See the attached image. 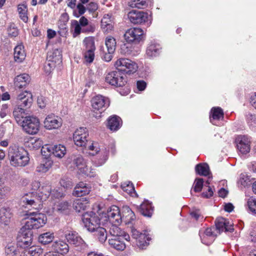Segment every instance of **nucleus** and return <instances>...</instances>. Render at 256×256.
I'll return each mask as SVG.
<instances>
[{
	"label": "nucleus",
	"mask_w": 256,
	"mask_h": 256,
	"mask_svg": "<svg viewBox=\"0 0 256 256\" xmlns=\"http://www.w3.org/2000/svg\"><path fill=\"white\" fill-rule=\"evenodd\" d=\"M96 236L98 238L100 242L104 243L107 239L108 234L106 229L101 226L98 228L95 231Z\"/></svg>",
	"instance_id": "obj_48"
},
{
	"label": "nucleus",
	"mask_w": 256,
	"mask_h": 256,
	"mask_svg": "<svg viewBox=\"0 0 256 256\" xmlns=\"http://www.w3.org/2000/svg\"><path fill=\"white\" fill-rule=\"evenodd\" d=\"M104 219H107L106 224L109 222L111 224H120L122 222V216L120 208L116 206H111L106 213L102 214Z\"/></svg>",
	"instance_id": "obj_11"
},
{
	"label": "nucleus",
	"mask_w": 256,
	"mask_h": 256,
	"mask_svg": "<svg viewBox=\"0 0 256 256\" xmlns=\"http://www.w3.org/2000/svg\"><path fill=\"white\" fill-rule=\"evenodd\" d=\"M53 146L50 144H46L42 146L41 152L42 154L47 156L52 154Z\"/></svg>",
	"instance_id": "obj_56"
},
{
	"label": "nucleus",
	"mask_w": 256,
	"mask_h": 256,
	"mask_svg": "<svg viewBox=\"0 0 256 256\" xmlns=\"http://www.w3.org/2000/svg\"><path fill=\"white\" fill-rule=\"evenodd\" d=\"M73 164L80 174H84L90 177L95 176V172L93 171L92 169L88 168L86 161L82 156H76L73 160Z\"/></svg>",
	"instance_id": "obj_13"
},
{
	"label": "nucleus",
	"mask_w": 256,
	"mask_h": 256,
	"mask_svg": "<svg viewBox=\"0 0 256 256\" xmlns=\"http://www.w3.org/2000/svg\"><path fill=\"white\" fill-rule=\"evenodd\" d=\"M214 228H207L206 229L202 228L199 232L200 236H202L204 238V236H207L208 238L209 242H213L214 240L216 234L213 232Z\"/></svg>",
	"instance_id": "obj_46"
},
{
	"label": "nucleus",
	"mask_w": 256,
	"mask_h": 256,
	"mask_svg": "<svg viewBox=\"0 0 256 256\" xmlns=\"http://www.w3.org/2000/svg\"><path fill=\"white\" fill-rule=\"evenodd\" d=\"M74 144L78 146L86 147L90 142L88 131L86 128H77L73 134Z\"/></svg>",
	"instance_id": "obj_12"
},
{
	"label": "nucleus",
	"mask_w": 256,
	"mask_h": 256,
	"mask_svg": "<svg viewBox=\"0 0 256 256\" xmlns=\"http://www.w3.org/2000/svg\"><path fill=\"white\" fill-rule=\"evenodd\" d=\"M66 238L68 242L76 246H80L84 248L86 247V244L84 240L74 231H69L66 234Z\"/></svg>",
	"instance_id": "obj_19"
},
{
	"label": "nucleus",
	"mask_w": 256,
	"mask_h": 256,
	"mask_svg": "<svg viewBox=\"0 0 256 256\" xmlns=\"http://www.w3.org/2000/svg\"><path fill=\"white\" fill-rule=\"evenodd\" d=\"M150 240V238L146 233H142L136 240V242L138 247L143 248L148 244Z\"/></svg>",
	"instance_id": "obj_49"
},
{
	"label": "nucleus",
	"mask_w": 256,
	"mask_h": 256,
	"mask_svg": "<svg viewBox=\"0 0 256 256\" xmlns=\"http://www.w3.org/2000/svg\"><path fill=\"white\" fill-rule=\"evenodd\" d=\"M20 124L23 130L30 134H36L40 130V120L34 116H25Z\"/></svg>",
	"instance_id": "obj_8"
},
{
	"label": "nucleus",
	"mask_w": 256,
	"mask_h": 256,
	"mask_svg": "<svg viewBox=\"0 0 256 256\" xmlns=\"http://www.w3.org/2000/svg\"><path fill=\"white\" fill-rule=\"evenodd\" d=\"M140 211L143 216L150 217L153 212V207L152 204L149 201L145 200L140 205Z\"/></svg>",
	"instance_id": "obj_38"
},
{
	"label": "nucleus",
	"mask_w": 256,
	"mask_h": 256,
	"mask_svg": "<svg viewBox=\"0 0 256 256\" xmlns=\"http://www.w3.org/2000/svg\"><path fill=\"white\" fill-rule=\"evenodd\" d=\"M11 214L8 208H2L0 210V225L8 226L10 222Z\"/></svg>",
	"instance_id": "obj_37"
},
{
	"label": "nucleus",
	"mask_w": 256,
	"mask_h": 256,
	"mask_svg": "<svg viewBox=\"0 0 256 256\" xmlns=\"http://www.w3.org/2000/svg\"><path fill=\"white\" fill-rule=\"evenodd\" d=\"M32 235L30 232L20 235L18 239L17 245L18 247L25 249L32 244Z\"/></svg>",
	"instance_id": "obj_21"
},
{
	"label": "nucleus",
	"mask_w": 256,
	"mask_h": 256,
	"mask_svg": "<svg viewBox=\"0 0 256 256\" xmlns=\"http://www.w3.org/2000/svg\"><path fill=\"white\" fill-rule=\"evenodd\" d=\"M122 190L128 194L132 196H137V194L134 190V188L130 182H124L122 184Z\"/></svg>",
	"instance_id": "obj_51"
},
{
	"label": "nucleus",
	"mask_w": 256,
	"mask_h": 256,
	"mask_svg": "<svg viewBox=\"0 0 256 256\" xmlns=\"http://www.w3.org/2000/svg\"><path fill=\"white\" fill-rule=\"evenodd\" d=\"M129 20L134 24H144L149 26L152 22L151 15L148 13L137 10H132L127 14Z\"/></svg>",
	"instance_id": "obj_5"
},
{
	"label": "nucleus",
	"mask_w": 256,
	"mask_h": 256,
	"mask_svg": "<svg viewBox=\"0 0 256 256\" xmlns=\"http://www.w3.org/2000/svg\"><path fill=\"white\" fill-rule=\"evenodd\" d=\"M32 102V94L28 91L20 94L16 98V104L26 109L31 106Z\"/></svg>",
	"instance_id": "obj_18"
},
{
	"label": "nucleus",
	"mask_w": 256,
	"mask_h": 256,
	"mask_svg": "<svg viewBox=\"0 0 256 256\" xmlns=\"http://www.w3.org/2000/svg\"><path fill=\"white\" fill-rule=\"evenodd\" d=\"M66 148L64 145H54L53 146L52 154L55 157L61 158L66 154Z\"/></svg>",
	"instance_id": "obj_45"
},
{
	"label": "nucleus",
	"mask_w": 256,
	"mask_h": 256,
	"mask_svg": "<svg viewBox=\"0 0 256 256\" xmlns=\"http://www.w3.org/2000/svg\"><path fill=\"white\" fill-rule=\"evenodd\" d=\"M106 81L112 86L120 87L126 84V78L124 74L117 70L108 73L106 76Z\"/></svg>",
	"instance_id": "obj_10"
},
{
	"label": "nucleus",
	"mask_w": 256,
	"mask_h": 256,
	"mask_svg": "<svg viewBox=\"0 0 256 256\" xmlns=\"http://www.w3.org/2000/svg\"><path fill=\"white\" fill-rule=\"evenodd\" d=\"M247 205L250 210L256 214V198H250L247 201Z\"/></svg>",
	"instance_id": "obj_59"
},
{
	"label": "nucleus",
	"mask_w": 256,
	"mask_h": 256,
	"mask_svg": "<svg viewBox=\"0 0 256 256\" xmlns=\"http://www.w3.org/2000/svg\"><path fill=\"white\" fill-rule=\"evenodd\" d=\"M144 30L139 28H132L128 30L124 34L125 40L128 42H140L144 39Z\"/></svg>",
	"instance_id": "obj_16"
},
{
	"label": "nucleus",
	"mask_w": 256,
	"mask_h": 256,
	"mask_svg": "<svg viewBox=\"0 0 256 256\" xmlns=\"http://www.w3.org/2000/svg\"><path fill=\"white\" fill-rule=\"evenodd\" d=\"M10 188L4 185V180L0 178V199L4 198L10 192Z\"/></svg>",
	"instance_id": "obj_53"
},
{
	"label": "nucleus",
	"mask_w": 256,
	"mask_h": 256,
	"mask_svg": "<svg viewBox=\"0 0 256 256\" xmlns=\"http://www.w3.org/2000/svg\"><path fill=\"white\" fill-rule=\"evenodd\" d=\"M101 28L105 32H108L113 28L111 20V15L105 14L101 20Z\"/></svg>",
	"instance_id": "obj_41"
},
{
	"label": "nucleus",
	"mask_w": 256,
	"mask_h": 256,
	"mask_svg": "<svg viewBox=\"0 0 256 256\" xmlns=\"http://www.w3.org/2000/svg\"><path fill=\"white\" fill-rule=\"evenodd\" d=\"M114 66L120 72L129 75L135 73L138 69V65L135 62L126 58L117 60L114 63Z\"/></svg>",
	"instance_id": "obj_6"
},
{
	"label": "nucleus",
	"mask_w": 256,
	"mask_h": 256,
	"mask_svg": "<svg viewBox=\"0 0 256 256\" xmlns=\"http://www.w3.org/2000/svg\"><path fill=\"white\" fill-rule=\"evenodd\" d=\"M51 248L58 254L64 255L68 252L69 246L68 244L64 241L62 240H56L54 242Z\"/></svg>",
	"instance_id": "obj_24"
},
{
	"label": "nucleus",
	"mask_w": 256,
	"mask_h": 256,
	"mask_svg": "<svg viewBox=\"0 0 256 256\" xmlns=\"http://www.w3.org/2000/svg\"><path fill=\"white\" fill-rule=\"evenodd\" d=\"M90 191V187L83 182L78 184L74 188L72 194L75 196L80 197L88 194Z\"/></svg>",
	"instance_id": "obj_25"
},
{
	"label": "nucleus",
	"mask_w": 256,
	"mask_h": 256,
	"mask_svg": "<svg viewBox=\"0 0 256 256\" xmlns=\"http://www.w3.org/2000/svg\"><path fill=\"white\" fill-rule=\"evenodd\" d=\"M32 256H40L43 252V250L40 246H32L29 248Z\"/></svg>",
	"instance_id": "obj_58"
},
{
	"label": "nucleus",
	"mask_w": 256,
	"mask_h": 256,
	"mask_svg": "<svg viewBox=\"0 0 256 256\" xmlns=\"http://www.w3.org/2000/svg\"><path fill=\"white\" fill-rule=\"evenodd\" d=\"M122 222H124L126 224L132 223L136 218L134 214L128 206H125L122 208Z\"/></svg>",
	"instance_id": "obj_27"
},
{
	"label": "nucleus",
	"mask_w": 256,
	"mask_h": 256,
	"mask_svg": "<svg viewBox=\"0 0 256 256\" xmlns=\"http://www.w3.org/2000/svg\"><path fill=\"white\" fill-rule=\"evenodd\" d=\"M43 124L44 127L47 130H58L62 127V120L60 118L52 114L46 116Z\"/></svg>",
	"instance_id": "obj_14"
},
{
	"label": "nucleus",
	"mask_w": 256,
	"mask_h": 256,
	"mask_svg": "<svg viewBox=\"0 0 256 256\" xmlns=\"http://www.w3.org/2000/svg\"><path fill=\"white\" fill-rule=\"evenodd\" d=\"M224 112L220 107H214L212 108L210 116V122L214 125H218L216 121L222 119Z\"/></svg>",
	"instance_id": "obj_29"
},
{
	"label": "nucleus",
	"mask_w": 256,
	"mask_h": 256,
	"mask_svg": "<svg viewBox=\"0 0 256 256\" xmlns=\"http://www.w3.org/2000/svg\"><path fill=\"white\" fill-rule=\"evenodd\" d=\"M82 30L78 21L76 20L72 21L71 30L72 32L73 37L76 38L82 32Z\"/></svg>",
	"instance_id": "obj_52"
},
{
	"label": "nucleus",
	"mask_w": 256,
	"mask_h": 256,
	"mask_svg": "<svg viewBox=\"0 0 256 256\" xmlns=\"http://www.w3.org/2000/svg\"><path fill=\"white\" fill-rule=\"evenodd\" d=\"M98 155V157L94 161V164L96 166H100L104 164L108 160L109 149H103Z\"/></svg>",
	"instance_id": "obj_35"
},
{
	"label": "nucleus",
	"mask_w": 256,
	"mask_h": 256,
	"mask_svg": "<svg viewBox=\"0 0 256 256\" xmlns=\"http://www.w3.org/2000/svg\"><path fill=\"white\" fill-rule=\"evenodd\" d=\"M56 63L46 59V62L44 66V70L46 74H50L56 67Z\"/></svg>",
	"instance_id": "obj_55"
},
{
	"label": "nucleus",
	"mask_w": 256,
	"mask_h": 256,
	"mask_svg": "<svg viewBox=\"0 0 256 256\" xmlns=\"http://www.w3.org/2000/svg\"><path fill=\"white\" fill-rule=\"evenodd\" d=\"M38 196L36 194L35 191L32 190V192L26 194L22 198V202L26 208L31 206L36 210L41 209L42 204L40 202Z\"/></svg>",
	"instance_id": "obj_15"
},
{
	"label": "nucleus",
	"mask_w": 256,
	"mask_h": 256,
	"mask_svg": "<svg viewBox=\"0 0 256 256\" xmlns=\"http://www.w3.org/2000/svg\"><path fill=\"white\" fill-rule=\"evenodd\" d=\"M53 162L50 158H44L40 164L36 167V171L39 172H46L52 167Z\"/></svg>",
	"instance_id": "obj_39"
},
{
	"label": "nucleus",
	"mask_w": 256,
	"mask_h": 256,
	"mask_svg": "<svg viewBox=\"0 0 256 256\" xmlns=\"http://www.w3.org/2000/svg\"><path fill=\"white\" fill-rule=\"evenodd\" d=\"M204 185V180L202 178H198L195 180L194 184V190L195 192L201 191Z\"/></svg>",
	"instance_id": "obj_60"
},
{
	"label": "nucleus",
	"mask_w": 256,
	"mask_h": 256,
	"mask_svg": "<svg viewBox=\"0 0 256 256\" xmlns=\"http://www.w3.org/2000/svg\"><path fill=\"white\" fill-rule=\"evenodd\" d=\"M249 180L248 177L245 174H241L240 177L238 182L243 186H246L248 184Z\"/></svg>",
	"instance_id": "obj_62"
},
{
	"label": "nucleus",
	"mask_w": 256,
	"mask_h": 256,
	"mask_svg": "<svg viewBox=\"0 0 256 256\" xmlns=\"http://www.w3.org/2000/svg\"><path fill=\"white\" fill-rule=\"evenodd\" d=\"M82 220L87 230L93 232L100 226H104L107 219H104L102 214L98 216L93 212H90L82 215Z\"/></svg>",
	"instance_id": "obj_3"
},
{
	"label": "nucleus",
	"mask_w": 256,
	"mask_h": 256,
	"mask_svg": "<svg viewBox=\"0 0 256 256\" xmlns=\"http://www.w3.org/2000/svg\"><path fill=\"white\" fill-rule=\"evenodd\" d=\"M26 109L18 105H16L13 111V116L16 120V122L18 124H21L23 118H24L26 115Z\"/></svg>",
	"instance_id": "obj_36"
},
{
	"label": "nucleus",
	"mask_w": 256,
	"mask_h": 256,
	"mask_svg": "<svg viewBox=\"0 0 256 256\" xmlns=\"http://www.w3.org/2000/svg\"><path fill=\"white\" fill-rule=\"evenodd\" d=\"M92 106L94 116L96 118H99L101 116L102 113L110 105L108 98L102 95H97L93 97L91 100Z\"/></svg>",
	"instance_id": "obj_7"
},
{
	"label": "nucleus",
	"mask_w": 256,
	"mask_h": 256,
	"mask_svg": "<svg viewBox=\"0 0 256 256\" xmlns=\"http://www.w3.org/2000/svg\"><path fill=\"white\" fill-rule=\"evenodd\" d=\"M18 12L21 20L26 23L28 22V7L26 3L20 4L18 6Z\"/></svg>",
	"instance_id": "obj_44"
},
{
	"label": "nucleus",
	"mask_w": 256,
	"mask_h": 256,
	"mask_svg": "<svg viewBox=\"0 0 256 256\" xmlns=\"http://www.w3.org/2000/svg\"><path fill=\"white\" fill-rule=\"evenodd\" d=\"M105 44L108 52L114 53V52L116 47V42L114 38L111 36H108L106 38Z\"/></svg>",
	"instance_id": "obj_50"
},
{
	"label": "nucleus",
	"mask_w": 256,
	"mask_h": 256,
	"mask_svg": "<svg viewBox=\"0 0 256 256\" xmlns=\"http://www.w3.org/2000/svg\"><path fill=\"white\" fill-rule=\"evenodd\" d=\"M18 246L14 242H10L6 244L4 248L6 256H20Z\"/></svg>",
	"instance_id": "obj_32"
},
{
	"label": "nucleus",
	"mask_w": 256,
	"mask_h": 256,
	"mask_svg": "<svg viewBox=\"0 0 256 256\" xmlns=\"http://www.w3.org/2000/svg\"><path fill=\"white\" fill-rule=\"evenodd\" d=\"M85 49L83 56L84 62L88 64L92 63L94 58V51L96 46L94 37L88 36L83 41Z\"/></svg>",
	"instance_id": "obj_9"
},
{
	"label": "nucleus",
	"mask_w": 256,
	"mask_h": 256,
	"mask_svg": "<svg viewBox=\"0 0 256 256\" xmlns=\"http://www.w3.org/2000/svg\"><path fill=\"white\" fill-rule=\"evenodd\" d=\"M26 53L24 49V46L20 44L16 46L14 50V58L16 62L20 63L26 58Z\"/></svg>",
	"instance_id": "obj_34"
},
{
	"label": "nucleus",
	"mask_w": 256,
	"mask_h": 256,
	"mask_svg": "<svg viewBox=\"0 0 256 256\" xmlns=\"http://www.w3.org/2000/svg\"><path fill=\"white\" fill-rule=\"evenodd\" d=\"M112 226L110 229V233L112 236L111 238H125L126 241H129L130 237L124 230L118 226V224H112Z\"/></svg>",
	"instance_id": "obj_23"
},
{
	"label": "nucleus",
	"mask_w": 256,
	"mask_h": 256,
	"mask_svg": "<svg viewBox=\"0 0 256 256\" xmlns=\"http://www.w3.org/2000/svg\"><path fill=\"white\" fill-rule=\"evenodd\" d=\"M48 102L46 98L42 96L38 97V104L41 108H45Z\"/></svg>",
	"instance_id": "obj_63"
},
{
	"label": "nucleus",
	"mask_w": 256,
	"mask_h": 256,
	"mask_svg": "<svg viewBox=\"0 0 256 256\" xmlns=\"http://www.w3.org/2000/svg\"><path fill=\"white\" fill-rule=\"evenodd\" d=\"M30 186L32 190L35 191V193L38 196V200H40V202L42 204V202L48 199L50 194L52 196L58 198L64 196L62 192L58 190H54L52 192L51 186L46 182L40 184L38 180H34L31 183Z\"/></svg>",
	"instance_id": "obj_1"
},
{
	"label": "nucleus",
	"mask_w": 256,
	"mask_h": 256,
	"mask_svg": "<svg viewBox=\"0 0 256 256\" xmlns=\"http://www.w3.org/2000/svg\"><path fill=\"white\" fill-rule=\"evenodd\" d=\"M54 238V232H48L40 234L38 238V242L42 244H47L52 242Z\"/></svg>",
	"instance_id": "obj_43"
},
{
	"label": "nucleus",
	"mask_w": 256,
	"mask_h": 256,
	"mask_svg": "<svg viewBox=\"0 0 256 256\" xmlns=\"http://www.w3.org/2000/svg\"><path fill=\"white\" fill-rule=\"evenodd\" d=\"M246 120L250 126L254 127L256 125V115L248 114L246 116Z\"/></svg>",
	"instance_id": "obj_61"
},
{
	"label": "nucleus",
	"mask_w": 256,
	"mask_h": 256,
	"mask_svg": "<svg viewBox=\"0 0 256 256\" xmlns=\"http://www.w3.org/2000/svg\"><path fill=\"white\" fill-rule=\"evenodd\" d=\"M60 186L65 188H70L72 187V182L70 178L64 177L60 182Z\"/></svg>",
	"instance_id": "obj_57"
},
{
	"label": "nucleus",
	"mask_w": 256,
	"mask_h": 256,
	"mask_svg": "<svg viewBox=\"0 0 256 256\" xmlns=\"http://www.w3.org/2000/svg\"><path fill=\"white\" fill-rule=\"evenodd\" d=\"M216 227L220 234L222 232H232L234 229L228 220L224 218H218L215 222Z\"/></svg>",
	"instance_id": "obj_22"
},
{
	"label": "nucleus",
	"mask_w": 256,
	"mask_h": 256,
	"mask_svg": "<svg viewBox=\"0 0 256 256\" xmlns=\"http://www.w3.org/2000/svg\"><path fill=\"white\" fill-rule=\"evenodd\" d=\"M196 172L201 176H207L210 174V168L206 163L199 164L196 166Z\"/></svg>",
	"instance_id": "obj_47"
},
{
	"label": "nucleus",
	"mask_w": 256,
	"mask_h": 256,
	"mask_svg": "<svg viewBox=\"0 0 256 256\" xmlns=\"http://www.w3.org/2000/svg\"><path fill=\"white\" fill-rule=\"evenodd\" d=\"M8 111V104H3L0 110V116L2 118H4Z\"/></svg>",
	"instance_id": "obj_64"
},
{
	"label": "nucleus",
	"mask_w": 256,
	"mask_h": 256,
	"mask_svg": "<svg viewBox=\"0 0 256 256\" xmlns=\"http://www.w3.org/2000/svg\"><path fill=\"white\" fill-rule=\"evenodd\" d=\"M146 5L145 0H132L128 2V6L132 8H143Z\"/></svg>",
	"instance_id": "obj_54"
},
{
	"label": "nucleus",
	"mask_w": 256,
	"mask_h": 256,
	"mask_svg": "<svg viewBox=\"0 0 256 256\" xmlns=\"http://www.w3.org/2000/svg\"><path fill=\"white\" fill-rule=\"evenodd\" d=\"M125 238H109L108 244L112 248L122 251L126 248V244L124 242Z\"/></svg>",
	"instance_id": "obj_31"
},
{
	"label": "nucleus",
	"mask_w": 256,
	"mask_h": 256,
	"mask_svg": "<svg viewBox=\"0 0 256 256\" xmlns=\"http://www.w3.org/2000/svg\"><path fill=\"white\" fill-rule=\"evenodd\" d=\"M161 47L156 43H152L147 48L146 55L150 58L158 56L160 52Z\"/></svg>",
	"instance_id": "obj_40"
},
{
	"label": "nucleus",
	"mask_w": 256,
	"mask_h": 256,
	"mask_svg": "<svg viewBox=\"0 0 256 256\" xmlns=\"http://www.w3.org/2000/svg\"><path fill=\"white\" fill-rule=\"evenodd\" d=\"M43 144L42 140L38 138L28 137L24 140V146L30 150H38Z\"/></svg>",
	"instance_id": "obj_26"
},
{
	"label": "nucleus",
	"mask_w": 256,
	"mask_h": 256,
	"mask_svg": "<svg viewBox=\"0 0 256 256\" xmlns=\"http://www.w3.org/2000/svg\"><path fill=\"white\" fill-rule=\"evenodd\" d=\"M122 124L121 118L116 116H112L108 120V126L112 131L118 130Z\"/></svg>",
	"instance_id": "obj_33"
},
{
	"label": "nucleus",
	"mask_w": 256,
	"mask_h": 256,
	"mask_svg": "<svg viewBox=\"0 0 256 256\" xmlns=\"http://www.w3.org/2000/svg\"><path fill=\"white\" fill-rule=\"evenodd\" d=\"M62 58L61 52L58 49H54L48 53L47 59L56 64L61 62Z\"/></svg>",
	"instance_id": "obj_42"
},
{
	"label": "nucleus",
	"mask_w": 256,
	"mask_h": 256,
	"mask_svg": "<svg viewBox=\"0 0 256 256\" xmlns=\"http://www.w3.org/2000/svg\"><path fill=\"white\" fill-rule=\"evenodd\" d=\"M86 148L89 154L92 156L99 154L103 149H108L102 144L93 140H90Z\"/></svg>",
	"instance_id": "obj_20"
},
{
	"label": "nucleus",
	"mask_w": 256,
	"mask_h": 256,
	"mask_svg": "<svg viewBox=\"0 0 256 256\" xmlns=\"http://www.w3.org/2000/svg\"><path fill=\"white\" fill-rule=\"evenodd\" d=\"M10 164L14 167L24 166L30 160L28 153L24 148L10 146L8 152Z\"/></svg>",
	"instance_id": "obj_2"
},
{
	"label": "nucleus",
	"mask_w": 256,
	"mask_h": 256,
	"mask_svg": "<svg viewBox=\"0 0 256 256\" xmlns=\"http://www.w3.org/2000/svg\"><path fill=\"white\" fill-rule=\"evenodd\" d=\"M30 76L26 74H22L16 76L14 80V84L16 88H22L26 87L30 82Z\"/></svg>",
	"instance_id": "obj_28"
},
{
	"label": "nucleus",
	"mask_w": 256,
	"mask_h": 256,
	"mask_svg": "<svg viewBox=\"0 0 256 256\" xmlns=\"http://www.w3.org/2000/svg\"><path fill=\"white\" fill-rule=\"evenodd\" d=\"M89 206V200L86 198H82L74 200L73 208L77 212L86 210Z\"/></svg>",
	"instance_id": "obj_30"
},
{
	"label": "nucleus",
	"mask_w": 256,
	"mask_h": 256,
	"mask_svg": "<svg viewBox=\"0 0 256 256\" xmlns=\"http://www.w3.org/2000/svg\"><path fill=\"white\" fill-rule=\"evenodd\" d=\"M238 150L242 154H246L250 150V138L247 136H238L236 138Z\"/></svg>",
	"instance_id": "obj_17"
},
{
	"label": "nucleus",
	"mask_w": 256,
	"mask_h": 256,
	"mask_svg": "<svg viewBox=\"0 0 256 256\" xmlns=\"http://www.w3.org/2000/svg\"><path fill=\"white\" fill-rule=\"evenodd\" d=\"M46 222V214L37 212H30L23 228L26 230L38 229L42 227Z\"/></svg>",
	"instance_id": "obj_4"
}]
</instances>
